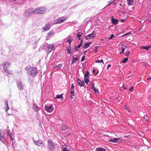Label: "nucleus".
I'll return each instance as SVG.
<instances>
[{
  "instance_id": "obj_45",
  "label": "nucleus",
  "mask_w": 151,
  "mask_h": 151,
  "mask_svg": "<svg viewBox=\"0 0 151 151\" xmlns=\"http://www.w3.org/2000/svg\"><path fill=\"white\" fill-rule=\"evenodd\" d=\"M82 45L81 44V43H80L77 46V49H79L80 48L81 46Z\"/></svg>"
},
{
  "instance_id": "obj_50",
  "label": "nucleus",
  "mask_w": 151,
  "mask_h": 151,
  "mask_svg": "<svg viewBox=\"0 0 151 151\" xmlns=\"http://www.w3.org/2000/svg\"><path fill=\"white\" fill-rule=\"evenodd\" d=\"M10 137V140L11 141H13V140H14V138H13L12 137Z\"/></svg>"
},
{
  "instance_id": "obj_9",
  "label": "nucleus",
  "mask_w": 151,
  "mask_h": 151,
  "mask_svg": "<svg viewBox=\"0 0 151 151\" xmlns=\"http://www.w3.org/2000/svg\"><path fill=\"white\" fill-rule=\"evenodd\" d=\"M52 104L50 105L49 106L45 105V109L47 111L50 112L52 111L53 109V108L52 107Z\"/></svg>"
},
{
  "instance_id": "obj_21",
  "label": "nucleus",
  "mask_w": 151,
  "mask_h": 151,
  "mask_svg": "<svg viewBox=\"0 0 151 151\" xmlns=\"http://www.w3.org/2000/svg\"><path fill=\"white\" fill-rule=\"evenodd\" d=\"M71 46H68V47H67V51L68 54H70L71 53Z\"/></svg>"
},
{
  "instance_id": "obj_39",
  "label": "nucleus",
  "mask_w": 151,
  "mask_h": 151,
  "mask_svg": "<svg viewBox=\"0 0 151 151\" xmlns=\"http://www.w3.org/2000/svg\"><path fill=\"white\" fill-rule=\"evenodd\" d=\"M91 89H92L93 88H94V83H93L91 84Z\"/></svg>"
},
{
  "instance_id": "obj_19",
  "label": "nucleus",
  "mask_w": 151,
  "mask_h": 151,
  "mask_svg": "<svg viewBox=\"0 0 151 151\" xmlns=\"http://www.w3.org/2000/svg\"><path fill=\"white\" fill-rule=\"evenodd\" d=\"M78 60V57L73 58V60H72V64H73L74 63H76V62Z\"/></svg>"
},
{
  "instance_id": "obj_30",
  "label": "nucleus",
  "mask_w": 151,
  "mask_h": 151,
  "mask_svg": "<svg viewBox=\"0 0 151 151\" xmlns=\"http://www.w3.org/2000/svg\"><path fill=\"white\" fill-rule=\"evenodd\" d=\"M113 3L114 4H115V2H114V0H111L110 1L109 3L107 4L106 6H109L111 4Z\"/></svg>"
},
{
  "instance_id": "obj_40",
  "label": "nucleus",
  "mask_w": 151,
  "mask_h": 151,
  "mask_svg": "<svg viewBox=\"0 0 151 151\" xmlns=\"http://www.w3.org/2000/svg\"><path fill=\"white\" fill-rule=\"evenodd\" d=\"M93 73L94 74V75H96L98 74V71L97 72H96V73H95V69H93Z\"/></svg>"
},
{
  "instance_id": "obj_6",
  "label": "nucleus",
  "mask_w": 151,
  "mask_h": 151,
  "mask_svg": "<svg viewBox=\"0 0 151 151\" xmlns=\"http://www.w3.org/2000/svg\"><path fill=\"white\" fill-rule=\"evenodd\" d=\"M96 36V34L94 31H93L91 34L88 35L85 37L86 40H88L90 38H93Z\"/></svg>"
},
{
  "instance_id": "obj_36",
  "label": "nucleus",
  "mask_w": 151,
  "mask_h": 151,
  "mask_svg": "<svg viewBox=\"0 0 151 151\" xmlns=\"http://www.w3.org/2000/svg\"><path fill=\"white\" fill-rule=\"evenodd\" d=\"M128 58H126L123 59V60L121 61V62L123 63H125L128 60Z\"/></svg>"
},
{
  "instance_id": "obj_60",
  "label": "nucleus",
  "mask_w": 151,
  "mask_h": 151,
  "mask_svg": "<svg viewBox=\"0 0 151 151\" xmlns=\"http://www.w3.org/2000/svg\"><path fill=\"white\" fill-rule=\"evenodd\" d=\"M123 88H124V89H127V87H124V85H123Z\"/></svg>"
},
{
  "instance_id": "obj_22",
  "label": "nucleus",
  "mask_w": 151,
  "mask_h": 151,
  "mask_svg": "<svg viewBox=\"0 0 151 151\" xmlns=\"http://www.w3.org/2000/svg\"><path fill=\"white\" fill-rule=\"evenodd\" d=\"M96 151H106V149L101 147H98L96 148Z\"/></svg>"
},
{
  "instance_id": "obj_29",
  "label": "nucleus",
  "mask_w": 151,
  "mask_h": 151,
  "mask_svg": "<svg viewBox=\"0 0 151 151\" xmlns=\"http://www.w3.org/2000/svg\"><path fill=\"white\" fill-rule=\"evenodd\" d=\"M88 77H86L84 78L85 82L86 84H87L89 82V80Z\"/></svg>"
},
{
  "instance_id": "obj_10",
  "label": "nucleus",
  "mask_w": 151,
  "mask_h": 151,
  "mask_svg": "<svg viewBox=\"0 0 151 151\" xmlns=\"http://www.w3.org/2000/svg\"><path fill=\"white\" fill-rule=\"evenodd\" d=\"M4 133L3 132H0V140L4 143L5 141Z\"/></svg>"
},
{
  "instance_id": "obj_34",
  "label": "nucleus",
  "mask_w": 151,
  "mask_h": 151,
  "mask_svg": "<svg viewBox=\"0 0 151 151\" xmlns=\"http://www.w3.org/2000/svg\"><path fill=\"white\" fill-rule=\"evenodd\" d=\"M29 10H27V11H26V12H25V15L26 16L28 17V16H29L30 14L29 12Z\"/></svg>"
},
{
  "instance_id": "obj_2",
  "label": "nucleus",
  "mask_w": 151,
  "mask_h": 151,
  "mask_svg": "<svg viewBox=\"0 0 151 151\" xmlns=\"http://www.w3.org/2000/svg\"><path fill=\"white\" fill-rule=\"evenodd\" d=\"M46 8L45 7H41L39 8L35 9L34 10L32 11L31 12L32 13L42 14L45 12L46 10Z\"/></svg>"
},
{
  "instance_id": "obj_32",
  "label": "nucleus",
  "mask_w": 151,
  "mask_h": 151,
  "mask_svg": "<svg viewBox=\"0 0 151 151\" xmlns=\"http://www.w3.org/2000/svg\"><path fill=\"white\" fill-rule=\"evenodd\" d=\"M68 129V128L65 125H63L62 126L61 129L62 130H65L67 129Z\"/></svg>"
},
{
  "instance_id": "obj_44",
  "label": "nucleus",
  "mask_w": 151,
  "mask_h": 151,
  "mask_svg": "<svg viewBox=\"0 0 151 151\" xmlns=\"http://www.w3.org/2000/svg\"><path fill=\"white\" fill-rule=\"evenodd\" d=\"M95 49H94V52H95V53H96L97 52V50H98V47H95Z\"/></svg>"
},
{
  "instance_id": "obj_61",
  "label": "nucleus",
  "mask_w": 151,
  "mask_h": 151,
  "mask_svg": "<svg viewBox=\"0 0 151 151\" xmlns=\"http://www.w3.org/2000/svg\"><path fill=\"white\" fill-rule=\"evenodd\" d=\"M127 110L129 112H130V111H129V109H127Z\"/></svg>"
},
{
  "instance_id": "obj_16",
  "label": "nucleus",
  "mask_w": 151,
  "mask_h": 151,
  "mask_svg": "<svg viewBox=\"0 0 151 151\" xmlns=\"http://www.w3.org/2000/svg\"><path fill=\"white\" fill-rule=\"evenodd\" d=\"M134 0H127V2L129 6L133 5L134 4Z\"/></svg>"
},
{
  "instance_id": "obj_64",
  "label": "nucleus",
  "mask_w": 151,
  "mask_h": 151,
  "mask_svg": "<svg viewBox=\"0 0 151 151\" xmlns=\"http://www.w3.org/2000/svg\"><path fill=\"white\" fill-rule=\"evenodd\" d=\"M148 21L150 23L151 22V20H149Z\"/></svg>"
},
{
  "instance_id": "obj_7",
  "label": "nucleus",
  "mask_w": 151,
  "mask_h": 151,
  "mask_svg": "<svg viewBox=\"0 0 151 151\" xmlns=\"http://www.w3.org/2000/svg\"><path fill=\"white\" fill-rule=\"evenodd\" d=\"M37 72V69L35 68H33L31 71L30 74L32 76L34 77L36 75Z\"/></svg>"
},
{
  "instance_id": "obj_25",
  "label": "nucleus",
  "mask_w": 151,
  "mask_h": 151,
  "mask_svg": "<svg viewBox=\"0 0 151 151\" xmlns=\"http://www.w3.org/2000/svg\"><path fill=\"white\" fill-rule=\"evenodd\" d=\"M63 151H70L68 150L67 147V146L65 145H64L63 146Z\"/></svg>"
},
{
  "instance_id": "obj_41",
  "label": "nucleus",
  "mask_w": 151,
  "mask_h": 151,
  "mask_svg": "<svg viewBox=\"0 0 151 151\" xmlns=\"http://www.w3.org/2000/svg\"><path fill=\"white\" fill-rule=\"evenodd\" d=\"M114 37V36L113 34H111L110 37L109 38L110 39H112L113 37Z\"/></svg>"
},
{
  "instance_id": "obj_5",
  "label": "nucleus",
  "mask_w": 151,
  "mask_h": 151,
  "mask_svg": "<svg viewBox=\"0 0 151 151\" xmlns=\"http://www.w3.org/2000/svg\"><path fill=\"white\" fill-rule=\"evenodd\" d=\"M48 145L50 150H52L54 148V143L52 141L49 140L48 141Z\"/></svg>"
},
{
  "instance_id": "obj_53",
  "label": "nucleus",
  "mask_w": 151,
  "mask_h": 151,
  "mask_svg": "<svg viewBox=\"0 0 151 151\" xmlns=\"http://www.w3.org/2000/svg\"><path fill=\"white\" fill-rule=\"evenodd\" d=\"M28 69V70H29V68H28L27 67H26L25 68V70L27 71Z\"/></svg>"
},
{
  "instance_id": "obj_23",
  "label": "nucleus",
  "mask_w": 151,
  "mask_h": 151,
  "mask_svg": "<svg viewBox=\"0 0 151 151\" xmlns=\"http://www.w3.org/2000/svg\"><path fill=\"white\" fill-rule=\"evenodd\" d=\"M54 34L53 31L52 30H50L49 32L47 33V36L49 37L52 36Z\"/></svg>"
},
{
  "instance_id": "obj_51",
  "label": "nucleus",
  "mask_w": 151,
  "mask_h": 151,
  "mask_svg": "<svg viewBox=\"0 0 151 151\" xmlns=\"http://www.w3.org/2000/svg\"><path fill=\"white\" fill-rule=\"evenodd\" d=\"M111 65L110 64H109L108 65V66H107V70L108 69H109V68L110 67H111Z\"/></svg>"
},
{
  "instance_id": "obj_58",
  "label": "nucleus",
  "mask_w": 151,
  "mask_h": 151,
  "mask_svg": "<svg viewBox=\"0 0 151 151\" xmlns=\"http://www.w3.org/2000/svg\"><path fill=\"white\" fill-rule=\"evenodd\" d=\"M124 107H125V109H128V108H127V106L126 105H124Z\"/></svg>"
},
{
  "instance_id": "obj_59",
  "label": "nucleus",
  "mask_w": 151,
  "mask_h": 151,
  "mask_svg": "<svg viewBox=\"0 0 151 151\" xmlns=\"http://www.w3.org/2000/svg\"><path fill=\"white\" fill-rule=\"evenodd\" d=\"M148 80H151V78H149L147 79Z\"/></svg>"
},
{
  "instance_id": "obj_15",
  "label": "nucleus",
  "mask_w": 151,
  "mask_h": 151,
  "mask_svg": "<svg viewBox=\"0 0 151 151\" xmlns=\"http://www.w3.org/2000/svg\"><path fill=\"white\" fill-rule=\"evenodd\" d=\"M63 94H62L60 95H58L56 96L55 97L56 99H60L61 101H62L63 99Z\"/></svg>"
},
{
  "instance_id": "obj_47",
  "label": "nucleus",
  "mask_w": 151,
  "mask_h": 151,
  "mask_svg": "<svg viewBox=\"0 0 151 151\" xmlns=\"http://www.w3.org/2000/svg\"><path fill=\"white\" fill-rule=\"evenodd\" d=\"M74 86L73 85V84H72L71 85V88H74Z\"/></svg>"
},
{
  "instance_id": "obj_27",
  "label": "nucleus",
  "mask_w": 151,
  "mask_h": 151,
  "mask_svg": "<svg viewBox=\"0 0 151 151\" xmlns=\"http://www.w3.org/2000/svg\"><path fill=\"white\" fill-rule=\"evenodd\" d=\"M127 46L124 45H122V49L123 51H124L125 49L127 48Z\"/></svg>"
},
{
  "instance_id": "obj_62",
  "label": "nucleus",
  "mask_w": 151,
  "mask_h": 151,
  "mask_svg": "<svg viewBox=\"0 0 151 151\" xmlns=\"http://www.w3.org/2000/svg\"><path fill=\"white\" fill-rule=\"evenodd\" d=\"M124 52V51H123L122 50V52L120 53V54H122V53H123Z\"/></svg>"
},
{
  "instance_id": "obj_52",
  "label": "nucleus",
  "mask_w": 151,
  "mask_h": 151,
  "mask_svg": "<svg viewBox=\"0 0 151 151\" xmlns=\"http://www.w3.org/2000/svg\"><path fill=\"white\" fill-rule=\"evenodd\" d=\"M9 107H7L6 109V111L7 112V111L9 109Z\"/></svg>"
},
{
  "instance_id": "obj_12",
  "label": "nucleus",
  "mask_w": 151,
  "mask_h": 151,
  "mask_svg": "<svg viewBox=\"0 0 151 151\" xmlns=\"http://www.w3.org/2000/svg\"><path fill=\"white\" fill-rule=\"evenodd\" d=\"M111 20L112 23L114 25L116 24L119 22L118 20L114 19L113 16L111 17Z\"/></svg>"
},
{
  "instance_id": "obj_49",
  "label": "nucleus",
  "mask_w": 151,
  "mask_h": 151,
  "mask_svg": "<svg viewBox=\"0 0 151 151\" xmlns=\"http://www.w3.org/2000/svg\"><path fill=\"white\" fill-rule=\"evenodd\" d=\"M133 89V87H130L129 88V90L130 91H132Z\"/></svg>"
},
{
  "instance_id": "obj_38",
  "label": "nucleus",
  "mask_w": 151,
  "mask_h": 151,
  "mask_svg": "<svg viewBox=\"0 0 151 151\" xmlns=\"http://www.w3.org/2000/svg\"><path fill=\"white\" fill-rule=\"evenodd\" d=\"M101 62L103 63V64L104 63L103 62V60H96L95 61V63H99Z\"/></svg>"
},
{
  "instance_id": "obj_33",
  "label": "nucleus",
  "mask_w": 151,
  "mask_h": 151,
  "mask_svg": "<svg viewBox=\"0 0 151 151\" xmlns=\"http://www.w3.org/2000/svg\"><path fill=\"white\" fill-rule=\"evenodd\" d=\"M93 90V91H94L96 93H99V90L98 89H96L95 88H93L92 89Z\"/></svg>"
},
{
  "instance_id": "obj_28",
  "label": "nucleus",
  "mask_w": 151,
  "mask_h": 151,
  "mask_svg": "<svg viewBox=\"0 0 151 151\" xmlns=\"http://www.w3.org/2000/svg\"><path fill=\"white\" fill-rule=\"evenodd\" d=\"M62 66V64H59L56 65L54 67V68L57 69H60Z\"/></svg>"
},
{
  "instance_id": "obj_18",
  "label": "nucleus",
  "mask_w": 151,
  "mask_h": 151,
  "mask_svg": "<svg viewBox=\"0 0 151 151\" xmlns=\"http://www.w3.org/2000/svg\"><path fill=\"white\" fill-rule=\"evenodd\" d=\"M83 33L81 32H78V33L76 34L77 37L78 38V40H80V37L83 35Z\"/></svg>"
},
{
  "instance_id": "obj_20",
  "label": "nucleus",
  "mask_w": 151,
  "mask_h": 151,
  "mask_svg": "<svg viewBox=\"0 0 151 151\" xmlns=\"http://www.w3.org/2000/svg\"><path fill=\"white\" fill-rule=\"evenodd\" d=\"M33 109L35 111H37L38 110V106L35 104H34L33 105Z\"/></svg>"
},
{
  "instance_id": "obj_63",
  "label": "nucleus",
  "mask_w": 151,
  "mask_h": 151,
  "mask_svg": "<svg viewBox=\"0 0 151 151\" xmlns=\"http://www.w3.org/2000/svg\"><path fill=\"white\" fill-rule=\"evenodd\" d=\"M6 107H9V106H8V104H6Z\"/></svg>"
},
{
  "instance_id": "obj_54",
  "label": "nucleus",
  "mask_w": 151,
  "mask_h": 151,
  "mask_svg": "<svg viewBox=\"0 0 151 151\" xmlns=\"http://www.w3.org/2000/svg\"><path fill=\"white\" fill-rule=\"evenodd\" d=\"M8 100H6L5 101V103L6 104H8Z\"/></svg>"
},
{
  "instance_id": "obj_17",
  "label": "nucleus",
  "mask_w": 151,
  "mask_h": 151,
  "mask_svg": "<svg viewBox=\"0 0 151 151\" xmlns=\"http://www.w3.org/2000/svg\"><path fill=\"white\" fill-rule=\"evenodd\" d=\"M34 142L35 144L37 146H40L43 143L42 142L40 141H34Z\"/></svg>"
},
{
  "instance_id": "obj_3",
  "label": "nucleus",
  "mask_w": 151,
  "mask_h": 151,
  "mask_svg": "<svg viewBox=\"0 0 151 151\" xmlns=\"http://www.w3.org/2000/svg\"><path fill=\"white\" fill-rule=\"evenodd\" d=\"M108 141L113 143H119L122 142V139L120 138H115L114 139H109Z\"/></svg>"
},
{
  "instance_id": "obj_31",
  "label": "nucleus",
  "mask_w": 151,
  "mask_h": 151,
  "mask_svg": "<svg viewBox=\"0 0 151 151\" xmlns=\"http://www.w3.org/2000/svg\"><path fill=\"white\" fill-rule=\"evenodd\" d=\"M70 93L71 94V96H70V98L71 99H73V96H75L74 92H70Z\"/></svg>"
},
{
  "instance_id": "obj_4",
  "label": "nucleus",
  "mask_w": 151,
  "mask_h": 151,
  "mask_svg": "<svg viewBox=\"0 0 151 151\" xmlns=\"http://www.w3.org/2000/svg\"><path fill=\"white\" fill-rule=\"evenodd\" d=\"M67 19V18L65 17H59L56 19V22L55 23V24H58L62 23L65 21Z\"/></svg>"
},
{
  "instance_id": "obj_56",
  "label": "nucleus",
  "mask_w": 151,
  "mask_h": 151,
  "mask_svg": "<svg viewBox=\"0 0 151 151\" xmlns=\"http://www.w3.org/2000/svg\"><path fill=\"white\" fill-rule=\"evenodd\" d=\"M129 52H128V53L126 54V55H127V56H128V55H129Z\"/></svg>"
},
{
  "instance_id": "obj_11",
  "label": "nucleus",
  "mask_w": 151,
  "mask_h": 151,
  "mask_svg": "<svg viewBox=\"0 0 151 151\" xmlns=\"http://www.w3.org/2000/svg\"><path fill=\"white\" fill-rule=\"evenodd\" d=\"M18 88L20 90H23L24 88V85L21 82H18L17 84Z\"/></svg>"
},
{
  "instance_id": "obj_13",
  "label": "nucleus",
  "mask_w": 151,
  "mask_h": 151,
  "mask_svg": "<svg viewBox=\"0 0 151 151\" xmlns=\"http://www.w3.org/2000/svg\"><path fill=\"white\" fill-rule=\"evenodd\" d=\"M77 82L79 85L80 86L82 87L84 86V81H81L80 79H78Z\"/></svg>"
},
{
  "instance_id": "obj_46",
  "label": "nucleus",
  "mask_w": 151,
  "mask_h": 151,
  "mask_svg": "<svg viewBox=\"0 0 151 151\" xmlns=\"http://www.w3.org/2000/svg\"><path fill=\"white\" fill-rule=\"evenodd\" d=\"M127 17L125 19H121V20L122 21H123V22H124V21H125L126 20V18H127Z\"/></svg>"
},
{
  "instance_id": "obj_14",
  "label": "nucleus",
  "mask_w": 151,
  "mask_h": 151,
  "mask_svg": "<svg viewBox=\"0 0 151 151\" xmlns=\"http://www.w3.org/2000/svg\"><path fill=\"white\" fill-rule=\"evenodd\" d=\"M50 25L49 24H46V25L45 26L44 28L43 29V30L44 31H46L50 29Z\"/></svg>"
},
{
  "instance_id": "obj_48",
  "label": "nucleus",
  "mask_w": 151,
  "mask_h": 151,
  "mask_svg": "<svg viewBox=\"0 0 151 151\" xmlns=\"http://www.w3.org/2000/svg\"><path fill=\"white\" fill-rule=\"evenodd\" d=\"M74 92V88H71L70 92Z\"/></svg>"
},
{
  "instance_id": "obj_8",
  "label": "nucleus",
  "mask_w": 151,
  "mask_h": 151,
  "mask_svg": "<svg viewBox=\"0 0 151 151\" xmlns=\"http://www.w3.org/2000/svg\"><path fill=\"white\" fill-rule=\"evenodd\" d=\"M54 48V45H48L46 47V50L47 52H50L53 50Z\"/></svg>"
},
{
  "instance_id": "obj_57",
  "label": "nucleus",
  "mask_w": 151,
  "mask_h": 151,
  "mask_svg": "<svg viewBox=\"0 0 151 151\" xmlns=\"http://www.w3.org/2000/svg\"><path fill=\"white\" fill-rule=\"evenodd\" d=\"M9 135L10 137L12 136V134L11 133L9 134Z\"/></svg>"
},
{
  "instance_id": "obj_42",
  "label": "nucleus",
  "mask_w": 151,
  "mask_h": 151,
  "mask_svg": "<svg viewBox=\"0 0 151 151\" xmlns=\"http://www.w3.org/2000/svg\"><path fill=\"white\" fill-rule=\"evenodd\" d=\"M131 32H130L128 33H126V34H125L124 35H123V36H127V35H128L130 34H131Z\"/></svg>"
},
{
  "instance_id": "obj_43",
  "label": "nucleus",
  "mask_w": 151,
  "mask_h": 151,
  "mask_svg": "<svg viewBox=\"0 0 151 151\" xmlns=\"http://www.w3.org/2000/svg\"><path fill=\"white\" fill-rule=\"evenodd\" d=\"M85 56H83L82 57L81 59V62H83L85 60Z\"/></svg>"
},
{
  "instance_id": "obj_37",
  "label": "nucleus",
  "mask_w": 151,
  "mask_h": 151,
  "mask_svg": "<svg viewBox=\"0 0 151 151\" xmlns=\"http://www.w3.org/2000/svg\"><path fill=\"white\" fill-rule=\"evenodd\" d=\"M72 39L70 38L69 39V40L67 41V42L70 44V46H71V43L72 42Z\"/></svg>"
},
{
  "instance_id": "obj_26",
  "label": "nucleus",
  "mask_w": 151,
  "mask_h": 151,
  "mask_svg": "<svg viewBox=\"0 0 151 151\" xmlns=\"http://www.w3.org/2000/svg\"><path fill=\"white\" fill-rule=\"evenodd\" d=\"M151 46L150 47H147V46H143L141 47H140L141 49H145L147 50H148L150 49V48L151 47Z\"/></svg>"
},
{
  "instance_id": "obj_35",
  "label": "nucleus",
  "mask_w": 151,
  "mask_h": 151,
  "mask_svg": "<svg viewBox=\"0 0 151 151\" xmlns=\"http://www.w3.org/2000/svg\"><path fill=\"white\" fill-rule=\"evenodd\" d=\"M89 73L88 71H87L85 73L84 76V78L86 77H88L89 76Z\"/></svg>"
},
{
  "instance_id": "obj_55",
  "label": "nucleus",
  "mask_w": 151,
  "mask_h": 151,
  "mask_svg": "<svg viewBox=\"0 0 151 151\" xmlns=\"http://www.w3.org/2000/svg\"><path fill=\"white\" fill-rule=\"evenodd\" d=\"M75 49L76 50H78V49H77V47H76V46H75Z\"/></svg>"
},
{
  "instance_id": "obj_24",
  "label": "nucleus",
  "mask_w": 151,
  "mask_h": 151,
  "mask_svg": "<svg viewBox=\"0 0 151 151\" xmlns=\"http://www.w3.org/2000/svg\"><path fill=\"white\" fill-rule=\"evenodd\" d=\"M91 43V42H90L86 43L85 44H84L83 47V48H87L90 45Z\"/></svg>"
},
{
  "instance_id": "obj_1",
  "label": "nucleus",
  "mask_w": 151,
  "mask_h": 151,
  "mask_svg": "<svg viewBox=\"0 0 151 151\" xmlns=\"http://www.w3.org/2000/svg\"><path fill=\"white\" fill-rule=\"evenodd\" d=\"M10 63L9 62H5L2 65V66L4 71L9 74H12L11 70H9L8 68L10 65Z\"/></svg>"
}]
</instances>
